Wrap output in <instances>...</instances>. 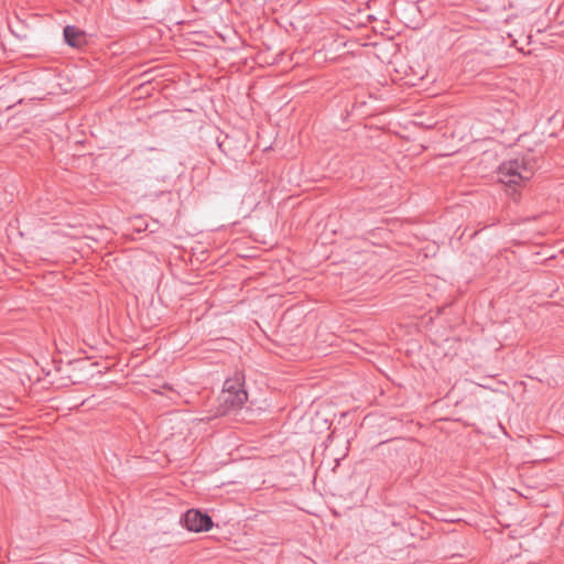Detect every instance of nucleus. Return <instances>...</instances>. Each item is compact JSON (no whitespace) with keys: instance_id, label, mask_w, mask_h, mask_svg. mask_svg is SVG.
<instances>
[{"instance_id":"1","label":"nucleus","mask_w":564,"mask_h":564,"mask_svg":"<svg viewBox=\"0 0 564 564\" xmlns=\"http://www.w3.org/2000/svg\"><path fill=\"white\" fill-rule=\"evenodd\" d=\"M536 167L538 161L528 154L521 159L502 162L498 167V174L500 182L507 185H518L522 181L530 180Z\"/></svg>"},{"instance_id":"2","label":"nucleus","mask_w":564,"mask_h":564,"mask_svg":"<svg viewBox=\"0 0 564 564\" xmlns=\"http://www.w3.org/2000/svg\"><path fill=\"white\" fill-rule=\"evenodd\" d=\"M223 402L218 410L221 415H227L231 411L240 410L248 401V392L242 388L239 380L227 379L224 383L221 395Z\"/></svg>"},{"instance_id":"3","label":"nucleus","mask_w":564,"mask_h":564,"mask_svg":"<svg viewBox=\"0 0 564 564\" xmlns=\"http://www.w3.org/2000/svg\"><path fill=\"white\" fill-rule=\"evenodd\" d=\"M181 523L192 532H205L210 530L214 525L212 517L207 512L198 509L187 510L182 516Z\"/></svg>"},{"instance_id":"4","label":"nucleus","mask_w":564,"mask_h":564,"mask_svg":"<svg viewBox=\"0 0 564 564\" xmlns=\"http://www.w3.org/2000/svg\"><path fill=\"white\" fill-rule=\"evenodd\" d=\"M63 37L65 43L73 48H83L88 45L87 33L75 25H66L63 29Z\"/></svg>"},{"instance_id":"5","label":"nucleus","mask_w":564,"mask_h":564,"mask_svg":"<svg viewBox=\"0 0 564 564\" xmlns=\"http://www.w3.org/2000/svg\"><path fill=\"white\" fill-rule=\"evenodd\" d=\"M377 448L384 457L386 464L390 466H395L401 459H403L404 453L401 452V448L397 446V442L393 440L381 442L378 444Z\"/></svg>"},{"instance_id":"6","label":"nucleus","mask_w":564,"mask_h":564,"mask_svg":"<svg viewBox=\"0 0 564 564\" xmlns=\"http://www.w3.org/2000/svg\"><path fill=\"white\" fill-rule=\"evenodd\" d=\"M490 116L495 120L492 124H500L501 121L506 123L512 122L514 113H513V105L511 101H503L499 104V107L491 106Z\"/></svg>"},{"instance_id":"7","label":"nucleus","mask_w":564,"mask_h":564,"mask_svg":"<svg viewBox=\"0 0 564 564\" xmlns=\"http://www.w3.org/2000/svg\"><path fill=\"white\" fill-rule=\"evenodd\" d=\"M230 142H231V139L227 134L224 137L223 140H217L218 148L226 155H229L231 153Z\"/></svg>"},{"instance_id":"8","label":"nucleus","mask_w":564,"mask_h":564,"mask_svg":"<svg viewBox=\"0 0 564 564\" xmlns=\"http://www.w3.org/2000/svg\"><path fill=\"white\" fill-rule=\"evenodd\" d=\"M85 361H86V359H74V360H70V361L68 362V365H69V366H73V365L83 364V362H85Z\"/></svg>"},{"instance_id":"9","label":"nucleus","mask_w":564,"mask_h":564,"mask_svg":"<svg viewBox=\"0 0 564 564\" xmlns=\"http://www.w3.org/2000/svg\"><path fill=\"white\" fill-rule=\"evenodd\" d=\"M62 370H63V369H62V367H61V366H56V371H57V372H62Z\"/></svg>"}]
</instances>
